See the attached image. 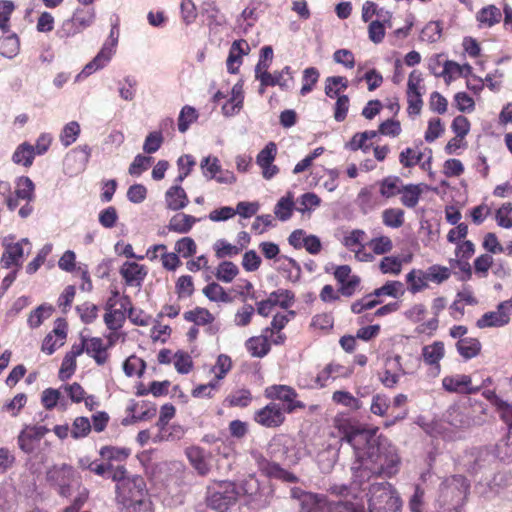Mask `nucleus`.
Instances as JSON below:
<instances>
[{
	"label": "nucleus",
	"instance_id": "1",
	"mask_svg": "<svg viewBox=\"0 0 512 512\" xmlns=\"http://www.w3.org/2000/svg\"><path fill=\"white\" fill-rule=\"evenodd\" d=\"M378 428H344L341 441L354 450L351 467L355 481L361 486L371 476L392 477L398 473L401 458L398 450L386 437L377 435Z\"/></svg>",
	"mask_w": 512,
	"mask_h": 512
},
{
	"label": "nucleus",
	"instance_id": "2",
	"mask_svg": "<svg viewBox=\"0 0 512 512\" xmlns=\"http://www.w3.org/2000/svg\"><path fill=\"white\" fill-rule=\"evenodd\" d=\"M113 481L116 482V499L128 512H152L143 477L126 475L123 478V470L118 469Z\"/></svg>",
	"mask_w": 512,
	"mask_h": 512
},
{
	"label": "nucleus",
	"instance_id": "3",
	"mask_svg": "<svg viewBox=\"0 0 512 512\" xmlns=\"http://www.w3.org/2000/svg\"><path fill=\"white\" fill-rule=\"evenodd\" d=\"M470 484L462 475L446 478L439 487L438 512H460L469 494Z\"/></svg>",
	"mask_w": 512,
	"mask_h": 512
},
{
	"label": "nucleus",
	"instance_id": "4",
	"mask_svg": "<svg viewBox=\"0 0 512 512\" xmlns=\"http://www.w3.org/2000/svg\"><path fill=\"white\" fill-rule=\"evenodd\" d=\"M268 455L288 466L297 465L306 455L303 444L289 435H277L268 445Z\"/></svg>",
	"mask_w": 512,
	"mask_h": 512
},
{
	"label": "nucleus",
	"instance_id": "5",
	"mask_svg": "<svg viewBox=\"0 0 512 512\" xmlns=\"http://www.w3.org/2000/svg\"><path fill=\"white\" fill-rule=\"evenodd\" d=\"M239 491L230 481L214 482L207 487V506L218 512H225L234 505L238 499Z\"/></svg>",
	"mask_w": 512,
	"mask_h": 512
},
{
	"label": "nucleus",
	"instance_id": "6",
	"mask_svg": "<svg viewBox=\"0 0 512 512\" xmlns=\"http://www.w3.org/2000/svg\"><path fill=\"white\" fill-rule=\"evenodd\" d=\"M119 20L112 24L107 40L103 43L97 55L85 65L82 71L76 76V81L88 77L99 69H102L111 60L116 51L119 40Z\"/></svg>",
	"mask_w": 512,
	"mask_h": 512
},
{
	"label": "nucleus",
	"instance_id": "7",
	"mask_svg": "<svg viewBox=\"0 0 512 512\" xmlns=\"http://www.w3.org/2000/svg\"><path fill=\"white\" fill-rule=\"evenodd\" d=\"M96 20L94 8H77L72 16L65 19L56 30V36L59 39L67 40L91 27Z\"/></svg>",
	"mask_w": 512,
	"mask_h": 512
},
{
	"label": "nucleus",
	"instance_id": "8",
	"mask_svg": "<svg viewBox=\"0 0 512 512\" xmlns=\"http://www.w3.org/2000/svg\"><path fill=\"white\" fill-rule=\"evenodd\" d=\"M369 495V512H379L383 507H393L395 503L401 502L398 493L388 482L373 483Z\"/></svg>",
	"mask_w": 512,
	"mask_h": 512
},
{
	"label": "nucleus",
	"instance_id": "9",
	"mask_svg": "<svg viewBox=\"0 0 512 512\" xmlns=\"http://www.w3.org/2000/svg\"><path fill=\"white\" fill-rule=\"evenodd\" d=\"M266 396L271 399H278L284 402L283 411L292 413L296 409L305 408V404L296 400V391L286 385H273L266 389Z\"/></svg>",
	"mask_w": 512,
	"mask_h": 512
},
{
	"label": "nucleus",
	"instance_id": "10",
	"mask_svg": "<svg viewBox=\"0 0 512 512\" xmlns=\"http://www.w3.org/2000/svg\"><path fill=\"white\" fill-rule=\"evenodd\" d=\"M259 471L268 478H274L286 483H297L299 478L292 472L284 469L279 463L270 461L262 455L256 457Z\"/></svg>",
	"mask_w": 512,
	"mask_h": 512
},
{
	"label": "nucleus",
	"instance_id": "11",
	"mask_svg": "<svg viewBox=\"0 0 512 512\" xmlns=\"http://www.w3.org/2000/svg\"><path fill=\"white\" fill-rule=\"evenodd\" d=\"M49 432L45 426L26 425L18 435V446L26 454H31L36 449L40 440Z\"/></svg>",
	"mask_w": 512,
	"mask_h": 512
},
{
	"label": "nucleus",
	"instance_id": "12",
	"mask_svg": "<svg viewBox=\"0 0 512 512\" xmlns=\"http://www.w3.org/2000/svg\"><path fill=\"white\" fill-rule=\"evenodd\" d=\"M72 477L73 469L67 464L55 465L47 471V480L57 486L59 494L65 497L70 495Z\"/></svg>",
	"mask_w": 512,
	"mask_h": 512
},
{
	"label": "nucleus",
	"instance_id": "13",
	"mask_svg": "<svg viewBox=\"0 0 512 512\" xmlns=\"http://www.w3.org/2000/svg\"><path fill=\"white\" fill-rule=\"evenodd\" d=\"M443 388L450 393L475 394L480 390V386H473L469 375L456 374L445 376L442 379Z\"/></svg>",
	"mask_w": 512,
	"mask_h": 512
},
{
	"label": "nucleus",
	"instance_id": "14",
	"mask_svg": "<svg viewBox=\"0 0 512 512\" xmlns=\"http://www.w3.org/2000/svg\"><path fill=\"white\" fill-rule=\"evenodd\" d=\"M277 155V146L269 142L257 155L256 163L262 169V175L266 180L272 179L279 173V168L273 164Z\"/></svg>",
	"mask_w": 512,
	"mask_h": 512
},
{
	"label": "nucleus",
	"instance_id": "15",
	"mask_svg": "<svg viewBox=\"0 0 512 512\" xmlns=\"http://www.w3.org/2000/svg\"><path fill=\"white\" fill-rule=\"evenodd\" d=\"M254 420L264 427H278L285 420L283 408L277 403H269L255 413Z\"/></svg>",
	"mask_w": 512,
	"mask_h": 512
},
{
	"label": "nucleus",
	"instance_id": "16",
	"mask_svg": "<svg viewBox=\"0 0 512 512\" xmlns=\"http://www.w3.org/2000/svg\"><path fill=\"white\" fill-rule=\"evenodd\" d=\"M353 373V368L344 366L336 362L326 365L314 378L311 379L319 387H325L328 380H336L338 378H349Z\"/></svg>",
	"mask_w": 512,
	"mask_h": 512
},
{
	"label": "nucleus",
	"instance_id": "17",
	"mask_svg": "<svg viewBox=\"0 0 512 512\" xmlns=\"http://www.w3.org/2000/svg\"><path fill=\"white\" fill-rule=\"evenodd\" d=\"M241 489L246 495L252 497V500L257 502L259 507L269 505L273 497V490L270 487L263 488L260 491L259 482L254 476L245 479Z\"/></svg>",
	"mask_w": 512,
	"mask_h": 512
},
{
	"label": "nucleus",
	"instance_id": "18",
	"mask_svg": "<svg viewBox=\"0 0 512 512\" xmlns=\"http://www.w3.org/2000/svg\"><path fill=\"white\" fill-rule=\"evenodd\" d=\"M487 497L492 495H503L512 499V476L508 472H498L487 482Z\"/></svg>",
	"mask_w": 512,
	"mask_h": 512
},
{
	"label": "nucleus",
	"instance_id": "19",
	"mask_svg": "<svg viewBox=\"0 0 512 512\" xmlns=\"http://www.w3.org/2000/svg\"><path fill=\"white\" fill-rule=\"evenodd\" d=\"M185 454L199 475L205 476L210 471L209 453L199 446L188 447Z\"/></svg>",
	"mask_w": 512,
	"mask_h": 512
},
{
	"label": "nucleus",
	"instance_id": "20",
	"mask_svg": "<svg viewBox=\"0 0 512 512\" xmlns=\"http://www.w3.org/2000/svg\"><path fill=\"white\" fill-rule=\"evenodd\" d=\"M422 358L425 364L431 366L436 374L440 373V361L445 355V346L442 341H435L422 348Z\"/></svg>",
	"mask_w": 512,
	"mask_h": 512
},
{
	"label": "nucleus",
	"instance_id": "21",
	"mask_svg": "<svg viewBox=\"0 0 512 512\" xmlns=\"http://www.w3.org/2000/svg\"><path fill=\"white\" fill-rule=\"evenodd\" d=\"M120 274L127 285L140 287L147 275V270L136 262H126L121 267Z\"/></svg>",
	"mask_w": 512,
	"mask_h": 512
},
{
	"label": "nucleus",
	"instance_id": "22",
	"mask_svg": "<svg viewBox=\"0 0 512 512\" xmlns=\"http://www.w3.org/2000/svg\"><path fill=\"white\" fill-rule=\"evenodd\" d=\"M120 307L106 310L104 322L109 330H117L122 327L125 321L124 311L130 305V299L124 296L119 301Z\"/></svg>",
	"mask_w": 512,
	"mask_h": 512
},
{
	"label": "nucleus",
	"instance_id": "23",
	"mask_svg": "<svg viewBox=\"0 0 512 512\" xmlns=\"http://www.w3.org/2000/svg\"><path fill=\"white\" fill-rule=\"evenodd\" d=\"M165 203L167 209L179 211L188 205L189 199L181 185L174 184L165 192Z\"/></svg>",
	"mask_w": 512,
	"mask_h": 512
},
{
	"label": "nucleus",
	"instance_id": "24",
	"mask_svg": "<svg viewBox=\"0 0 512 512\" xmlns=\"http://www.w3.org/2000/svg\"><path fill=\"white\" fill-rule=\"evenodd\" d=\"M248 51L249 45L245 40H236L232 43L226 61L227 70L229 73L235 74L238 72L239 65L242 62V56L247 54Z\"/></svg>",
	"mask_w": 512,
	"mask_h": 512
},
{
	"label": "nucleus",
	"instance_id": "25",
	"mask_svg": "<svg viewBox=\"0 0 512 512\" xmlns=\"http://www.w3.org/2000/svg\"><path fill=\"white\" fill-rule=\"evenodd\" d=\"M103 340L100 337L86 338V353L92 357L98 365L107 362L109 354Z\"/></svg>",
	"mask_w": 512,
	"mask_h": 512
},
{
	"label": "nucleus",
	"instance_id": "26",
	"mask_svg": "<svg viewBox=\"0 0 512 512\" xmlns=\"http://www.w3.org/2000/svg\"><path fill=\"white\" fill-rule=\"evenodd\" d=\"M200 220L201 218H196L185 213H177L169 220L167 229L179 234H186L192 229L194 224Z\"/></svg>",
	"mask_w": 512,
	"mask_h": 512
},
{
	"label": "nucleus",
	"instance_id": "27",
	"mask_svg": "<svg viewBox=\"0 0 512 512\" xmlns=\"http://www.w3.org/2000/svg\"><path fill=\"white\" fill-rule=\"evenodd\" d=\"M510 321V318L503 312L499 305L496 311L486 312L476 322V326L480 329L488 327H502Z\"/></svg>",
	"mask_w": 512,
	"mask_h": 512
},
{
	"label": "nucleus",
	"instance_id": "28",
	"mask_svg": "<svg viewBox=\"0 0 512 512\" xmlns=\"http://www.w3.org/2000/svg\"><path fill=\"white\" fill-rule=\"evenodd\" d=\"M468 408L460 405L450 406L445 413V420L455 428H464L470 425L467 414Z\"/></svg>",
	"mask_w": 512,
	"mask_h": 512
},
{
	"label": "nucleus",
	"instance_id": "29",
	"mask_svg": "<svg viewBox=\"0 0 512 512\" xmlns=\"http://www.w3.org/2000/svg\"><path fill=\"white\" fill-rule=\"evenodd\" d=\"M400 360L401 357L399 355L387 360V369L385 370L383 376L381 377V381L384 386L392 388L398 383L400 373H398L397 371H400L401 374H405V372L402 370Z\"/></svg>",
	"mask_w": 512,
	"mask_h": 512
},
{
	"label": "nucleus",
	"instance_id": "30",
	"mask_svg": "<svg viewBox=\"0 0 512 512\" xmlns=\"http://www.w3.org/2000/svg\"><path fill=\"white\" fill-rule=\"evenodd\" d=\"M246 349L253 357L262 358L268 354L271 345L266 335L254 336L245 343Z\"/></svg>",
	"mask_w": 512,
	"mask_h": 512
},
{
	"label": "nucleus",
	"instance_id": "31",
	"mask_svg": "<svg viewBox=\"0 0 512 512\" xmlns=\"http://www.w3.org/2000/svg\"><path fill=\"white\" fill-rule=\"evenodd\" d=\"M458 353L466 360L476 357L481 351V343L476 338L466 337L456 343Z\"/></svg>",
	"mask_w": 512,
	"mask_h": 512
},
{
	"label": "nucleus",
	"instance_id": "32",
	"mask_svg": "<svg viewBox=\"0 0 512 512\" xmlns=\"http://www.w3.org/2000/svg\"><path fill=\"white\" fill-rule=\"evenodd\" d=\"M477 21L482 27H492L502 19V12L495 5L483 7L476 15Z\"/></svg>",
	"mask_w": 512,
	"mask_h": 512
},
{
	"label": "nucleus",
	"instance_id": "33",
	"mask_svg": "<svg viewBox=\"0 0 512 512\" xmlns=\"http://www.w3.org/2000/svg\"><path fill=\"white\" fill-rule=\"evenodd\" d=\"M35 157L34 146L28 142L20 144L12 155V161L15 164L23 165L24 167H30L33 164Z\"/></svg>",
	"mask_w": 512,
	"mask_h": 512
},
{
	"label": "nucleus",
	"instance_id": "34",
	"mask_svg": "<svg viewBox=\"0 0 512 512\" xmlns=\"http://www.w3.org/2000/svg\"><path fill=\"white\" fill-rule=\"evenodd\" d=\"M23 257V247L21 243L8 244L1 258V264L4 268H10L13 265H20Z\"/></svg>",
	"mask_w": 512,
	"mask_h": 512
},
{
	"label": "nucleus",
	"instance_id": "35",
	"mask_svg": "<svg viewBox=\"0 0 512 512\" xmlns=\"http://www.w3.org/2000/svg\"><path fill=\"white\" fill-rule=\"evenodd\" d=\"M104 461L117 462L121 464L130 456L131 450L125 447L103 446L99 451Z\"/></svg>",
	"mask_w": 512,
	"mask_h": 512
},
{
	"label": "nucleus",
	"instance_id": "36",
	"mask_svg": "<svg viewBox=\"0 0 512 512\" xmlns=\"http://www.w3.org/2000/svg\"><path fill=\"white\" fill-rule=\"evenodd\" d=\"M422 192L423 189L420 184H408L403 186L400 191L402 195L401 203L408 208H414L418 204Z\"/></svg>",
	"mask_w": 512,
	"mask_h": 512
},
{
	"label": "nucleus",
	"instance_id": "37",
	"mask_svg": "<svg viewBox=\"0 0 512 512\" xmlns=\"http://www.w3.org/2000/svg\"><path fill=\"white\" fill-rule=\"evenodd\" d=\"M511 385H512V377H511ZM483 395L487 399H489L494 405L497 406L502 420L507 425H511L510 422L512 421V404H508L507 402L502 401L499 397H497L495 392L491 391V390L485 391L483 393Z\"/></svg>",
	"mask_w": 512,
	"mask_h": 512
},
{
	"label": "nucleus",
	"instance_id": "38",
	"mask_svg": "<svg viewBox=\"0 0 512 512\" xmlns=\"http://www.w3.org/2000/svg\"><path fill=\"white\" fill-rule=\"evenodd\" d=\"M378 132L374 130H368L361 133H356L352 139L345 145V147L351 151H357L359 149L368 151L370 146L366 143L377 136Z\"/></svg>",
	"mask_w": 512,
	"mask_h": 512
},
{
	"label": "nucleus",
	"instance_id": "39",
	"mask_svg": "<svg viewBox=\"0 0 512 512\" xmlns=\"http://www.w3.org/2000/svg\"><path fill=\"white\" fill-rule=\"evenodd\" d=\"M243 100H244L243 83L241 81H239L232 87V91H231L230 102L233 103L232 110L228 109L229 105H224L222 107L223 113L226 116H232V115L238 113L242 108Z\"/></svg>",
	"mask_w": 512,
	"mask_h": 512
},
{
	"label": "nucleus",
	"instance_id": "40",
	"mask_svg": "<svg viewBox=\"0 0 512 512\" xmlns=\"http://www.w3.org/2000/svg\"><path fill=\"white\" fill-rule=\"evenodd\" d=\"M252 401V395L248 389H238L231 392L224 400L229 407H247Z\"/></svg>",
	"mask_w": 512,
	"mask_h": 512
},
{
	"label": "nucleus",
	"instance_id": "41",
	"mask_svg": "<svg viewBox=\"0 0 512 512\" xmlns=\"http://www.w3.org/2000/svg\"><path fill=\"white\" fill-rule=\"evenodd\" d=\"M332 401L350 410L356 411L362 408L361 401L354 397L350 392L344 390H337L333 392Z\"/></svg>",
	"mask_w": 512,
	"mask_h": 512
},
{
	"label": "nucleus",
	"instance_id": "42",
	"mask_svg": "<svg viewBox=\"0 0 512 512\" xmlns=\"http://www.w3.org/2000/svg\"><path fill=\"white\" fill-rule=\"evenodd\" d=\"M34 190L35 185L29 177L22 176L17 180L15 195L18 199L32 201L35 197Z\"/></svg>",
	"mask_w": 512,
	"mask_h": 512
},
{
	"label": "nucleus",
	"instance_id": "43",
	"mask_svg": "<svg viewBox=\"0 0 512 512\" xmlns=\"http://www.w3.org/2000/svg\"><path fill=\"white\" fill-rule=\"evenodd\" d=\"M406 281L409 284L408 289L412 294L418 293L428 287L424 270L421 269H412L406 275Z\"/></svg>",
	"mask_w": 512,
	"mask_h": 512
},
{
	"label": "nucleus",
	"instance_id": "44",
	"mask_svg": "<svg viewBox=\"0 0 512 512\" xmlns=\"http://www.w3.org/2000/svg\"><path fill=\"white\" fill-rule=\"evenodd\" d=\"M424 275L427 283L430 281L441 284L450 278L451 270L446 266L435 264L428 267V269L424 271Z\"/></svg>",
	"mask_w": 512,
	"mask_h": 512
},
{
	"label": "nucleus",
	"instance_id": "45",
	"mask_svg": "<svg viewBox=\"0 0 512 512\" xmlns=\"http://www.w3.org/2000/svg\"><path fill=\"white\" fill-rule=\"evenodd\" d=\"M19 46V38L14 33L0 38V54L4 57H15L19 52Z\"/></svg>",
	"mask_w": 512,
	"mask_h": 512
},
{
	"label": "nucleus",
	"instance_id": "46",
	"mask_svg": "<svg viewBox=\"0 0 512 512\" xmlns=\"http://www.w3.org/2000/svg\"><path fill=\"white\" fill-rule=\"evenodd\" d=\"M183 316L186 321L193 322L196 325H206L214 321V316L209 310L201 307L186 311Z\"/></svg>",
	"mask_w": 512,
	"mask_h": 512
},
{
	"label": "nucleus",
	"instance_id": "47",
	"mask_svg": "<svg viewBox=\"0 0 512 512\" xmlns=\"http://www.w3.org/2000/svg\"><path fill=\"white\" fill-rule=\"evenodd\" d=\"M54 311V308L51 305L42 304L38 306L35 310H33L28 317V325L31 328L39 327L43 321L49 318Z\"/></svg>",
	"mask_w": 512,
	"mask_h": 512
},
{
	"label": "nucleus",
	"instance_id": "48",
	"mask_svg": "<svg viewBox=\"0 0 512 512\" xmlns=\"http://www.w3.org/2000/svg\"><path fill=\"white\" fill-rule=\"evenodd\" d=\"M405 293L404 284L400 281H387L383 286L373 291L376 297L390 296L398 298Z\"/></svg>",
	"mask_w": 512,
	"mask_h": 512
},
{
	"label": "nucleus",
	"instance_id": "49",
	"mask_svg": "<svg viewBox=\"0 0 512 512\" xmlns=\"http://www.w3.org/2000/svg\"><path fill=\"white\" fill-rule=\"evenodd\" d=\"M238 267L230 261L221 262L215 272V277L224 283H230L238 275Z\"/></svg>",
	"mask_w": 512,
	"mask_h": 512
},
{
	"label": "nucleus",
	"instance_id": "50",
	"mask_svg": "<svg viewBox=\"0 0 512 512\" xmlns=\"http://www.w3.org/2000/svg\"><path fill=\"white\" fill-rule=\"evenodd\" d=\"M203 294L213 302H225L231 301L230 296L226 293L224 288L216 282H212L203 288Z\"/></svg>",
	"mask_w": 512,
	"mask_h": 512
},
{
	"label": "nucleus",
	"instance_id": "51",
	"mask_svg": "<svg viewBox=\"0 0 512 512\" xmlns=\"http://www.w3.org/2000/svg\"><path fill=\"white\" fill-rule=\"evenodd\" d=\"M200 168L203 176L207 180H216L217 174L220 171L221 165L217 157L207 156L204 157L200 162Z\"/></svg>",
	"mask_w": 512,
	"mask_h": 512
},
{
	"label": "nucleus",
	"instance_id": "52",
	"mask_svg": "<svg viewBox=\"0 0 512 512\" xmlns=\"http://www.w3.org/2000/svg\"><path fill=\"white\" fill-rule=\"evenodd\" d=\"M80 125L76 121H71L67 123L61 133H60V141L65 146L68 147L72 145L78 138L80 134Z\"/></svg>",
	"mask_w": 512,
	"mask_h": 512
},
{
	"label": "nucleus",
	"instance_id": "53",
	"mask_svg": "<svg viewBox=\"0 0 512 512\" xmlns=\"http://www.w3.org/2000/svg\"><path fill=\"white\" fill-rule=\"evenodd\" d=\"M320 77L319 70L315 67H308L303 71L302 81L303 85L300 90L302 96L307 95L313 90V87L318 82Z\"/></svg>",
	"mask_w": 512,
	"mask_h": 512
},
{
	"label": "nucleus",
	"instance_id": "54",
	"mask_svg": "<svg viewBox=\"0 0 512 512\" xmlns=\"http://www.w3.org/2000/svg\"><path fill=\"white\" fill-rule=\"evenodd\" d=\"M364 236V231L359 229L353 230L344 237L343 244L350 251L355 252L356 256L359 257L360 251L363 248L362 240Z\"/></svg>",
	"mask_w": 512,
	"mask_h": 512
},
{
	"label": "nucleus",
	"instance_id": "55",
	"mask_svg": "<svg viewBox=\"0 0 512 512\" xmlns=\"http://www.w3.org/2000/svg\"><path fill=\"white\" fill-rule=\"evenodd\" d=\"M383 223L391 228H399L404 223V211L399 208L386 209L382 213Z\"/></svg>",
	"mask_w": 512,
	"mask_h": 512
},
{
	"label": "nucleus",
	"instance_id": "56",
	"mask_svg": "<svg viewBox=\"0 0 512 512\" xmlns=\"http://www.w3.org/2000/svg\"><path fill=\"white\" fill-rule=\"evenodd\" d=\"M401 180L397 176H389L384 178L380 182V194L385 198H390L395 196L396 194H400L401 188H399V184Z\"/></svg>",
	"mask_w": 512,
	"mask_h": 512
},
{
	"label": "nucleus",
	"instance_id": "57",
	"mask_svg": "<svg viewBox=\"0 0 512 512\" xmlns=\"http://www.w3.org/2000/svg\"><path fill=\"white\" fill-rule=\"evenodd\" d=\"M336 463V453L331 448L324 449L317 454V464L323 473H329Z\"/></svg>",
	"mask_w": 512,
	"mask_h": 512
},
{
	"label": "nucleus",
	"instance_id": "58",
	"mask_svg": "<svg viewBox=\"0 0 512 512\" xmlns=\"http://www.w3.org/2000/svg\"><path fill=\"white\" fill-rule=\"evenodd\" d=\"M198 118L197 111L195 108L186 105L180 111L178 117V129L181 133H184L188 130L189 126L195 122Z\"/></svg>",
	"mask_w": 512,
	"mask_h": 512
},
{
	"label": "nucleus",
	"instance_id": "59",
	"mask_svg": "<svg viewBox=\"0 0 512 512\" xmlns=\"http://www.w3.org/2000/svg\"><path fill=\"white\" fill-rule=\"evenodd\" d=\"M76 311L83 323L91 324L97 319L99 308L91 302H84L76 307Z\"/></svg>",
	"mask_w": 512,
	"mask_h": 512
},
{
	"label": "nucleus",
	"instance_id": "60",
	"mask_svg": "<svg viewBox=\"0 0 512 512\" xmlns=\"http://www.w3.org/2000/svg\"><path fill=\"white\" fill-rule=\"evenodd\" d=\"M145 367V362L134 355L128 357L123 363V371L128 377L136 374L141 376L144 373Z\"/></svg>",
	"mask_w": 512,
	"mask_h": 512
},
{
	"label": "nucleus",
	"instance_id": "61",
	"mask_svg": "<svg viewBox=\"0 0 512 512\" xmlns=\"http://www.w3.org/2000/svg\"><path fill=\"white\" fill-rule=\"evenodd\" d=\"M294 202L292 196L282 197L275 206L274 213L281 221L288 220L292 215Z\"/></svg>",
	"mask_w": 512,
	"mask_h": 512
},
{
	"label": "nucleus",
	"instance_id": "62",
	"mask_svg": "<svg viewBox=\"0 0 512 512\" xmlns=\"http://www.w3.org/2000/svg\"><path fill=\"white\" fill-rule=\"evenodd\" d=\"M323 500V496L314 493L304 496L303 501L300 503L299 512H322L321 504Z\"/></svg>",
	"mask_w": 512,
	"mask_h": 512
},
{
	"label": "nucleus",
	"instance_id": "63",
	"mask_svg": "<svg viewBox=\"0 0 512 512\" xmlns=\"http://www.w3.org/2000/svg\"><path fill=\"white\" fill-rule=\"evenodd\" d=\"M510 423L507 437L497 444L498 456L507 461H512V421Z\"/></svg>",
	"mask_w": 512,
	"mask_h": 512
},
{
	"label": "nucleus",
	"instance_id": "64",
	"mask_svg": "<svg viewBox=\"0 0 512 512\" xmlns=\"http://www.w3.org/2000/svg\"><path fill=\"white\" fill-rule=\"evenodd\" d=\"M497 224L500 227L509 229L512 227V204L505 203L497 211L495 215Z\"/></svg>",
	"mask_w": 512,
	"mask_h": 512
}]
</instances>
